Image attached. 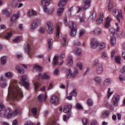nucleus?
I'll return each instance as SVG.
<instances>
[{
  "instance_id": "nucleus-1",
  "label": "nucleus",
  "mask_w": 125,
  "mask_h": 125,
  "mask_svg": "<svg viewBox=\"0 0 125 125\" xmlns=\"http://www.w3.org/2000/svg\"><path fill=\"white\" fill-rule=\"evenodd\" d=\"M19 83L17 80H12L8 87V94L9 97L8 99H20L23 97V93L21 88L18 85Z\"/></svg>"
},
{
  "instance_id": "nucleus-2",
  "label": "nucleus",
  "mask_w": 125,
  "mask_h": 125,
  "mask_svg": "<svg viewBox=\"0 0 125 125\" xmlns=\"http://www.w3.org/2000/svg\"><path fill=\"white\" fill-rule=\"evenodd\" d=\"M91 48H95L97 47V48L100 49V50H101V49H103V48H105V47H106V44L105 43H98V41L95 38H93L91 39Z\"/></svg>"
},
{
  "instance_id": "nucleus-3",
  "label": "nucleus",
  "mask_w": 125,
  "mask_h": 125,
  "mask_svg": "<svg viewBox=\"0 0 125 125\" xmlns=\"http://www.w3.org/2000/svg\"><path fill=\"white\" fill-rule=\"evenodd\" d=\"M49 2H50V0H42L41 1L42 4L44 6L43 11L45 12L47 15L51 14L53 11H54V9L52 8L51 10H48L46 6H48L49 5Z\"/></svg>"
},
{
  "instance_id": "nucleus-4",
  "label": "nucleus",
  "mask_w": 125,
  "mask_h": 125,
  "mask_svg": "<svg viewBox=\"0 0 125 125\" xmlns=\"http://www.w3.org/2000/svg\"><path fill=\"white\" fill-rule=\"evenodd\" d=\"M69 27L71 29L70 36L74 37V36H76V34H77V24L73 21H70Z\"/></svg>"
},
{
  "instance_id": "nucleus-5",
  "label": "nucleus",
  "mask_w": 125,
  "mask_h": 125,
  "mask_svg": "<svg viewBox=\"0 0 125 125\" xmlns=\"http://www.w3.org/2000/svg\"><path fill=\"white\" fill-rule=\"evenodd\" d=\"M68 73L66 74V79H76L78 74H79V70L75 69L73 73H72L71 69L68 70Z\"/></svg>"
},
{
  "instance_id": "nucleus-6",
  "label": "nucleus",
  "mask_w": 125,
  "mask_h": 125,
  "mask_svg": "<svg viewBox=\"0 0 125 125\" xmlns=\"http://www.w3.org/2000/svg\"><path fill=\"white\" fill-rule=\"evenodd\" d=\"M41 24V19H35L32 21V22L30 25V30L31 31H35Z\"/></svg>"
},
{
  "instance_id": "nucleus-7",
  "label": "nucleus",
  "mask_w": 125,
  "mask_h": 125,
  "mask_svg": "<svg viewBox=\"0 0 125 125\" xmlns=\"http://www.w3.org/2000/svg\"><path fill=\"white\" fill-rule=\"evenodd\" d=\"M112 13L114 16L116 17L118 22L120 23V22H121V20L123 19V15H122V12L119 11V10L117 9H114L112 12Z\"/></svg>"
},
{
  "instance_id": "nucleus-8",
  "label": "nucleus",
  "mask_w": 125,
  "mask_h": 125,
  "mask_svg": "<svg viewBox=\"0 0 125 125\" xmlns=\"http://www.w3.org/2000/svg\"><path fill=\"white\" fill-rule=\"evenodd\" d=\"M84 6L82 7L83 10H85L87 9L89 6H90V2H91V0H83ZM78 9L77 12H79L80 10H82V8L79 7H77Z\"/></svg>"
},
{
  "instance_id": "nucleus-9",
  "label": "nucleus",
  "mask_w": 125,
  "mask_h": 125,
  "mask_svg": "<svg viewBox=\"0 0 125 125\" xmlns=\"http://www.w3.org/2000/svg\"><path fill=\"white\" fill-rule=\"evenodd\" d=\"M121 98V97L120 96V95L115 93L114 96L112 97V100L113 102V105L114 106H117L118 103H119V101H120V99Z\"/></svg>"
},
{
  "instance_id": "nucleus-10",
  "label": "nucleus",
  "mask_w": 125,
  "mask_h": 125,
  "mask_svg": "<svg viewBox=\"0 0 125 125\" xmlns=\"http://www.w3.org/2000/svg\"><path fill=\"white\" fill-rule=\"evenodd\" d=\"M46 25L47 26V31L49 34H52L53 33V29L54 27L53 26V23L51 21H48Z\"/></svg>"
},
{
  "instance_id": "nucleus-11",
  "label": "nucleus",
  "mask_w": 125,
  "mask_h": 125,
  "mask_svg": "<svg viewBox=\"0 0 125 125\" xmlns=\"http://www.w3.org/2000/svg\"><path fill=\"white\" fill-rule=\"evenodd\" d=\"M50 102L55 105H58L59 104V98L56 95H53L51 97Z\"/></svg>"
},
{
  "instance_id": "nucleus-12",
  "label": "nucleus",
  "mask_w": 125,
  "mask_h": 125,
  "mask_svg": "<svg viewBox=\"0 0 125 125\" xmlns=\"http://www.w3.org/2000/svg\"><path fill=\"white\" fill-rule=\"evenodd\" d=\"M4 116L6 119H10L12 117V111L10 108L6 109L4 112Z\"/></svg>"
},
{
  "instance_id": "nucleus-13",
  "label": "nucleus",
  "mask_w": 125,
  "mask_h": 125,
  "mask_svg": "<svg viewBox=\"0 0 125 125\" xmlns=\"http://www.w3.org/2000/svg\"><path fill=\"white\" fill-rule=\"evenodd\" d=\"M38 79H42V80H49L50 76L46 73H44L43 75L42 73H40L38 76Z\"/></svg>"
},
{
  "instance_id": "nucleus-14",
  "label": "nucleus",
  "mask_w": 125,
  "mask_h": 125,
  "mask_svg": "<svg viewBox=\"0 0 125 125\" xmlns=\"http://www.w3.org/2000/svg\"><path fill=\"white\" fill-rule=\"evenodd\" d=\"M38 99L40 102H43L44 100L45 101L47 99V96H46V93L45 95L41 94L38 96Z\"/></svg>"
},
{
  "instance_id": "nucleus-15",
  "label": "nucleus",
  "mask_w": 125,
  "mask_h": 125,
  "mask_svg": "<svg viewBox=\"0 0 125 125\" xmlns=\"http://www.w3.org/2000/svg\"><path fill=\"white\" fill-rule=\"evenodd\" d=\"M112 20V18L110 17H107L105 19V23L104 24V27L106 29L109 28V27L111 26L110 24V22H111V21Z\"/></svg>"
},
{
  "instance_id": "nucleus-16",
  "label": "nucleus",
  "mask_w": 125,
  "mask_h": 125,
  "mask_svg": "<svg viewBox=\"0 0 125 125\" xmlns=\"http://www.w3.org/2000/svg\"><path fill=\"white\" fill-rule=\"evenodd\" d=\"M93 33L95 36H99L102 34V30L99 27H97L93 31Z\"/></svg>"
},
{
  "instance_id": "nucleus-17",
  "label": "nucleus",
  "mask_w": 125,
  "mask_h": 125,
  "mask_svg": "<svg viewBox=\"0 0 125 125\" xmlns=\"http://www.w3.org/2000/svg\"><path fill=\"white\" fill-rule=\"evenodd\" d=\"M109 116H110V110H106L103 112L101 115V118L102 119H106V118H108Z\"/></svg>"
},
{
  "instance_id": "nucleus-18",
  "label": "nucleus",
  "mask_w": 125,
  "mask_h": 125,
  "mask_svg": "<svg viewBox=\"0 0 125 125\" xmlns=\"http://www.w3.org/2000/svg\"><path fill=\"white\" fill-rule=\"evenodd\" d=\"M2 14H5L7 17H9V16L11 15V9L8 8L2 11Z\"/></svg>"
},
{
  "instance_id": "nucleus-19",
  "label": "nucleus",
  "mask_w": 125,
  "mask_h": 125,
  "mask_svg": "<svg viewBox=\"0 0 125 125\" xmlns=\"http://www.w3.org/2000/svg\"><path fill=\"white\" fill-rule=\"evenodd\" d=\"M103 72V67L102 64H99L98 67H96V73L98 75H100Z\"/></svg>"
},
{
  "instance_id": "nucleus-20",
  "label": "nucleus",
  "mask_w": 125,
  "mask_h": 125,
  "mask_svg": "<svg viewBox=\"0 0 125 125\" xmlns=\"http://www.w3.org/2000/svg\"><path fill=\"white\" fill-rule=\"evenodd\" d=\"M67 2V0H60L58 5L60 8L65 6Z\"/></svg>"
},
{
  "instance_id": "nucleus-21",
  "label": "nucleus",
  "mask_w": 125,
  "mask_h": 125,
  "mask_svg": "<svg viewBox=\"0 0 125 125\" xmlns=\"http://www.w3.org/2000/svg\"><path fill=\"white\" fill-rule=\"evenodd\" d=\"M37 15H38V13L34 10H30L28 12V16L30 17L37 16Z\"/></svg>"
},
{
  "instance_id": "nucleus-22",
  "label": "nucleus",
  "mask_w": 125,
  "mask_h": 125,
  "mask_svg": "<svg viewBox=\"0 0 125 125\" xmlns=\"http://www.w3.org/2000/svg\"><path fill=\"white\" fill-rule=\"evenodd\" d=\"M104 18V15L103 14L101 15L100 18L96 21V23L98 25H101L103 23V19Z\"/></svg>"
},
{
  "instance_id": "nucleus-23",
  "label": "nucleus",
  "mask_w": 125,
  "mask_h": 125,
  "mask_svg": "<svg viewBox=\"0 0 125 125\" xmlns=\"http://www.w3.org/2000/svg\"><path fill=\"white\" fill-rule=\"evenodd\" d=\"M73 53L76 55L80 56L82 54V50L80 48H75L73 50Z\"/></svg>"
},
{
  "instance_id": "nucleus-24",
  "label": "nucleus",
  "mask_w": 125,
  "mask_h": 125,
  "mask_svg": "<svg viewBox=\"0 0 125 125\" xmlns=\"http://www.w3.org/2000/svg\"><path fill=\"white\" fill-rule=\"evenodd\" d=\"M71 108H72V105H65L63 108L64 113H69V112H70Z\"/></svg>"
},
{
  "instance_id": "nucleus-25",
  "label": "nucleus",
  "mask_w": 125,
  "mask_h": 125,
  "mask_svg": "<svg viewBox=\"0 0 125 125\" xmlns=\"http://www.w3.org/2000/svg\"><path fill=\"white\" fill-rule=\"evenodd\" d=\"M68 66H72L73 65V57L69 56L67 59Z\"/></svg>"
},
{
  "instance_id": "nucleus-26",
  "label": "nucleus",
  "mask_w": 125,
  "mask_h": 125,
  "mask_svg": "<svg viewBox=\"0 0 125 125\" xmlns=\"http://www.w3.org/2000/svg\"><path fill=\"white\" fill-rule=\"evenodd\" d=\"M21 39L22 37L17 36L13 40V42H14V43H17L18 42H21Z\"/></svg>"
},
{
  "instance_id": "nucleus-27",
  "label": "nucleus",
  "mask_w": 125,
  "mask_h": 125,
  "mask_svg": "<svg viewBox=\"0 0 125 125\" xmlns=\"http://www.w3.org/2000/svg\"><path fill=\"white\" fill-rule=\"evenodd\" d=\"M53 64L54 66H56V65H58V55H55L53 58Z\"/></svg>"
},
{
  "instance_id": "nucleus-28",
  "label": "nucleus",
  "mask_w": 125,
  "mask_h": 125,
  "mask_svg": "<svg viewBox=\"0 0 125 125\" xmlns=\"http://www.w3.org/2000/svg\"><path fill=\"white\" fill-rule=\"evenodd\" d=\"M16 70H17L18 72L19 73V74H24L25 70L24 69L21 68V67L20 66H17L16 67Z\"/></svg>"
},
{
  "instance_id": "nucleus-29",
  "label": "nucleus",
  "mask_w": 125,
  "mask_h": 125,
  "mask_svg": "<svg viewBox=\"0 0 125 125\" xmlns=\"http://www.w3.org/2000/svg\"><path fill=\"white\" fill-rule=\"evenodd\" d=\"M94 81L97 83H101V82H102V78L101 77L97 76L94 78Z\"/></svg>"
},
{
  "instance_id": "nucleus-30",
  "label": "nucleus",
  "mask_w": 125,
  "mask_h": 125,
  "mask_svg": "<svg viewBox=\"0 0 125 125\" xmlns=\"http://www.w3.org/2000/svg\"><path fill=\"white\" fill-rule=\"evenodd\" d=\"M21 83H22V85H23L24 87H25L26 89H29V87H30V84H29V83L24 81H23Z\"/></svg>"
},
{
  "instance_id": "nucleus-31",
  "label": "nucleus",
  "mask_w": 125,
  "mask_h": 125,
  "mask_svg": "<svg viewBox=\"0 0 125 125\" xmlns=\"http://www.w3.org/2000/svg\"><path fill=\"white\" fill-rule=\"evenodd\" d=\"M68 38V36L67 35H64L62 37V46L63 47H66V40H67V38Z\"/></svg>"
},
{
  "instance_id": "nucleus-32",
  "label": "nucleus",
  "mask_w": 125,
  "mask_h": 125,
  "mask_svg": "<svg viewBox=\"0 0 125 125\" xmlns=\"http://www.w3.org/2000/svg\"><path fill=\"white\" fill-rule=\"evenodd\" d=\"M99 65H102V64L99 63V61L98 60V59H96L93 62L94 67H98V66H99Z\"/></svg>"
},
{
  "instance_id": "nucleus-33",
  "label": "nucleus",
  "mask_w": 125,
  "mask_h": 125,
  "mask_svg": "<svg viewBox=\"0 0 125 125\" xmlns=\"http://www.w3.org/2000/svg\"><path fill=\"white\" fill-rule=\"evenodd\" d=\"M11 37H12V32H7L5 35V39H6V40H9V39H10V38H11Z\"/></svg>"
},
{
  "instance_id": "nucleus-34",
  "label": "nucleus",
  "mask_w": 125,
  "mask_h": 125,
  "mask_svg": "<svg viewBox=\"0 0 125 125\" xmlns=\"http://www.w3.org/2000/svg\"><path fill=\"white\" fill-rule=\"evenodd\" d=\"M7 58L6 56H3L1 58V63L2 65H5Z\"/></svg>"
},
{
  "instance_id": "nucleus-35",
  "label": "nucleus",
  "mask_w": 125,
  "mask_h": 125,
  "mask_svg": "<svg viewBox=\"0 0 125 125\" xmlns=\"http://www.w3.org/2000/svg\"><path fill=\"white\" fill-rule=\"evenodd\" d=\"M52 42H53V40L50 39L48 40V49L50 50V49L52 47Z\"/></svg>"
},
{
  "instance_id": "nucleus-36",
  "label": "nucleus",
  "mask_w": 125,
  "mask_h": 125,
  "mask_svg": "<svg viewBox=\"0 0 125 125\" xmlns=\"http://www.w3.org/2000/svg\"><path fill=\"white\" fill-rule=\"evenodd\" d=\"M22 0H13V5L15 6V7L18 6V4L20 2H21Z\"/></svg>"
},
{
  "instance_id": "nucleus-37",
  "label": "nucleus",
  "mask_w": 125,
  "mask_h": 125,
  "mask_svg": "<svg viewBox=\"0 0 125 125\" xmlns=\"http://www.w3.org/2000/svg\"><path fill=\"white\" fill-rule=\"evenodd\" d=\"M34 68L37 71H39L40 72L42 71V67H41V66H40V65H38L37 64H34Z\"/></svg>"
},
{
  "instance_id": "nucleus-38",
  "label": "nucleus",
  "mask_w": 125,
  "mask_h": 125,
  "mask_svg": "<svg viewBox=\"0 0 125 125\" xmlns=\"http://www.w3.org/2000/svg\"><path fill=\"white\" fill-rule=\"evenodd\" d=\"M20 17V15H19V14H18L17 15H15L11 18V21H12V22H13V21L16 20V19H18Z\"/></svg>"
},
{
  "instance_id": "nucleus-39",
  "label": "nucleus",
  "mask_w": 125,
  "mask_h": 125,
  "mask_svg": "<svg viewBox=\"0 0 125 125\" xmlns=\"http://www.w3.org/2000/svg\"><path fill=\"white\" fill-rule=\"evenodd\" d=\"M63 11H64V8H60L58 9L57 13L59 16H61V14L63 13Z\"/></svg>"
},
{
  "instance_id": "nucleus-40",
  "label": "nucleus",
  "mask_w": 125,
  "mask_h": 125,
  "mask_svg": "<svg viewBox=\"0 0 125 125\" xmlns=\"http://www.w3.org/2000/svg\"><path fill=\"white\" fill-rule=\"evenodd\" d=\"M104 84L105 85H110L111 84V80L110 79H106L104 82Z\"/></svg>"
},
{
  "instance_id": "nucleus-41",
  "label": "nucleus",
  "mask_w": 125,
  "mask_h": 125,
  "mask_svg": "<svg viewBox=\"0 0 125 125\" xmlns=\"http://www.w3.org/2000/svg\"><path fill=\"white\" fill-rule=\"evenodd\" d=\"M121 58H122L120 56H116L115 59L116 63H117V64H121Z\"/></svg>"
},
{
  "instance_id": "nucleus-42",
  "label": "nucleus",
  "mask_w": 125,
  "mask_h": 125,
  "mask_svg": "<svg viewBox=\"0 0 125 125\" xmlns=\"http://www.w3.org/2000/svg\"><path fill=\"white\" fill-rule=\"evenodd\" d=\"M110 43L112 46H114L116 43V38L114 37L111 38L110 39Z\"/></svg>"
},
{
  "instance_id": "nucleus-43",
  "label": "nucleus",
  "mask_w": 125,
  "mask_h": 125,
  "mask_svg": "<svg viewBox=\"0 0 125 125\" xmlns=\"http://www.w3.org/2000/svg\"><path fill=\"white\" fill-rule=\"evenodd\" d=\"M31 113L34 114L35 116H37V114L38 113V109H37V107H33L31 110Z\"/></svg>"
},
{
  "instance_id": "nucleus-44",
  "label": "nucleus",
  "mask_w": 125,
  "mask_h": 125,
  "mask_svg": "<svg viewBox=\"0 0 125 125\" xmlns=\"http://www.w3.org/2000/svg\"><path fill=\"white\" fill-rule=\"evenodd\" d=\"M24 50L26 53H29V52H30V45L29 44H26Z\"/></svg>"
},
{
  "instance_id": "nucleus-45",
  "label": "nucleus",
  "mask_w": 125,
  "mask_h": 125,
  "mask_svg": "<svg viewBox=\"0 0 125 125\" xmlns=\"http://www.w3.org/2000/svg\"><path fill=\"white\" fill-rule=\"evenodd\" d=\"M113 2H109L108 4V11H112V10H113Z\"/></svg>"
},
{
  "instance_id": "nucleus-46",
  "label": "nucleus",
  "mask_w": 125,
  "mask_h": 125,
  "mask_svg": "<svg viewBox=\"0 0 125 125\" xmlns=\"http://www.w3.org/2000/svg\"><path fill=\"white\" fill-rule=\"evenodd\" d=\"M102 57L103 59H104V60H106V59H108V56H107L105 52H103L102 54Z\"/></svg>"
},
{
  "instance_id": "nucleus-47",
  "label": "nucleus",
  "mask_w": 125,
  "mask_h": 125,
  "mask_svg": "<svg viewBox=\"0 0 125 125\" xmlns=\"http://www.w3.org/2000/svg\"><path fill=\"white\" fill-rule=\"evenodd\" d=\"M87 103L89 106H92L93 105V102L92 101V100L91 99H88L87 100Z\"/></svg>"
},
{
  "instance_id": "nucleus-48",
  "label": "nucleus",
  "mask_w": 125,
  "mask_h": 125,
  "mask_svg": "<svg viewBox=\"0 0 125 125\" xmlns=\"http://www.w3.org/2000/svg\"><path fill=\"white\" fill-rule=\"evenodd\" d=\"M76 107L78 110H83V106L80 104L77 103L76 104Z\"/></svg>"
},
{
  "instance_id": "nucleus-49",
  "label": "nucleus",
  "mask_w": 125,
  "mask_h": 125,
  "mask_svg": "<svg viewBox=\"0 0 125 125\" xmlns=\"http://www.w3.org/2000/svg\"><path fill=\"white\" fill-rule=\"evenodd\" d=\"M5 76L8 79H11L12 78V74L10 72L5 73Z\"/></svg>"
},
{
  "instance_id": "nucleus-50",
  "label": "nucleus",
  "mask_w": 125,
  "mask_h": 125,
  "mask_svg": "<svg viewBox=\"0 0 125 125\" xmlns=\"http://www.w3.org/2000/svg\"><path fill=\"white\" fill-rule=\"evenodd\" d=\"M40 85H41V84L40 83L36 82L34 84V87H35V90H37V89H38V88H39V87L40 86Z\"/></svg>"
},
{
  "instance_id": "nucleus-51",
  "label": "nucleus",
  "mask_w": 125,
  "mask_h": 125,
  "mask_svg": "<svg viewBox=\"0 0 125 125\" xmlns=\"http://www.w3.org/2000/svg\"><path fill=\"white\" fill-rule=\"evenodd\" d=\"M92 20H94L96 18V12H93L92 15L90 16Z\"/></svg>"
},
{
  "instance_id": "nucleus-52",
  "label": "nucleus",
  "mask_w": 125,
  "mask_h": 125,
  "mask_svg": "<svg viewBox=\"0 0 125 125\" xmlns=\"http://www.w3.org/2000/svg\"><path fill=\"white\" fill-rule=\"evenodd\" d=\"M39 31L40 32V33H41V34H44V32H45V30L43 27H40L39 29Z\"/></svg>"
},
{
  "instance_id": "nucleus-53",
  "label": "nucleus",
  "mask_w": 125,
  "mask_h": 125,
  "mask_svg": "<svg viewBox=\"0 0 125 125\" xmlns=\"http://www.w3.org/2000/svg\"><path fill=\"white\" fill-rule=\"evenodd\" d=\"M83 125H88V120L83 119L82 121Z\"/></svg>"
},
{
  "instance_id": "nucleus-54",
  "label": "nucleus",
  "mask_w": 125,
  "mask_h": 125,
  "mask_svg": "<svg viewBox=\"0 0 125 125\" xmlns=\"http://www.w3.org/2000/svg\"><path fill=\"white\" fill-rule=\"evenodd\" d=\"M70 94L72 96H77V92H76V89H73L70 93Z\"/></svg>"
},
{
  "instance_id": "nucleus-55",
  "label": "nucleus",
  "mask_w": 125,
  "mask_h": 125,
  "mask_svg": "<svg viewBox=\"0 0 125 125\" xmlns=\"http://www.w3.org/2000/svg\"><path fill=\"white\" fill-rule=\"evenodd\" d=\"M60 31H59V27L57 28V32H56V37L57 38V39H59L60 38Z\"/></svg>"
},
{
  "instance_id": "nucleus-56",
  "label": "nucleus",
  "mask_w": 125,
  "mask_h": 125,
  "mask_svg": "<svg viewBox=\"0 0 125 125\" xmlns=\"http://www.w3.org/2000/svg\"><path fill=\"white\" fill-rule=\"evenodd\" d=\"M77 66L79 68L80 70H82L83 69V63L82 62H78L77 64Z\"/></svg>"
},
{
  "instance_id": "nucleus-57",
  "label": "nucleus",
  "mask_w": 125,
  "mask_h": 125,
  "mask_svg": "<svg viewBox=\"0 0 125 125\" xmlns=\"http://www.w3.org/2000/svg\"><path fill=\"white\" fill-rule=\"evenodd\" d=\"M60 57V61H62V60H63V58L65 57V53H64V52H62L61 53Z\"/></svg>"
},
{
  "instance_id": "nucleus-58",
  "label": "nucleus",
  "mask_w": 125,
  "mask_h": 125,
  "mask_svg": "<svg viewBox=\"0 0 125 125\" xmlns=\"http://www.w3.org/2000/svg\"><path fill=\"white\" fill-rule=\"evenodd\" d=\"M109 31L110 32V34H112V35H115L116 34H117V32H116V31H115V29L114 28H111L109 30Z\"/></svg>"
},
{
  "instance_id": "nucleus-59",
  "label": "nucleus",
  "mask_w": 125,
  "mask_h": 125,
  "mask_svg": "<svg viewBox=\"0 0 125 125\" xmlns=\"http://www.w3.org/2000/svg\"><path fill=\"white\" fill-rule=\"evenodd\" d=\"M52 84H53V81H51L49 85L47 88V90H49V89H51V88H52Z\"/></svg>"
},
{
  "instance_id": "nucleus-60",
  "label": "nucleus",
  "mask_w": 125,
  "mask_h": 125,
  "mask_svg": "<svg viewBox=\"0 0 125 125\" xmlns=\"http://www.w3.org/2000/svg\"><path fill=\"white\" fill-rule=\"evenodd\" d=\"M18 113H19V109H16L13 112H12V115L16 116L17 115H18Z\"/></svg>"
},
{
  "instance_id": "nucleus-61",
  "label": "nucleus",
  "mask_w": 125,
  "mask_h": 125,
  "mask_svg": "<svg viewBox=\"0 0 125 125\" xmlns=\"http://www.w3.org/2000/svg\"><path fill=\"white\" fill-rule=\"evenodd\" d=\"M63 21H64V24L65 25V26H68V22H67V17H65L64 18Z\"/></svg>"
},
{
  "instance_id": "nucleus-62",
  "label": "nucleus",
  "mask_w": 125,
  "mask_h": 125,
  "mask_svg": "<svg viewBox=\"0 0 125 125\" xmlns=\"http://www.w3.org/2000/svg\"><path fill=\"white\" fill-rule=\"evenodd\" d=\"M58 73H59V69H56L54 71V75L57 76V75H58Z\"/></svg>"
},
{
  "instance_id": "nucleus-63",
  "label": "nucleus",
  "mask_w": 125,
  "mask_h": 125,
  "mask_svg": "<svg viewBox=\"0 0 125 125\" xmlns=\"http://www.w3.org/2000/svg\"><path fill=\"white\" fill-rule=\"evenodd\" d=\"M104 105L105 107H109L110 106V104H109V102L108 101L105 100L104 101Z\"/></svg>"
},
{
  "instance_id": "nucleus-64",
  "label": "nucleus",
  "mask_w": 125,
  "mask_h": 125,
  "mask_svg": "<svg viewBox=\"0 0 125 125\" xmlns=\"http://www.w3.org/2000/svg\"><path fill=\"white\" fill-rule=\"evenodd\" d=\"M80 37H82L83 35H84V30H81L79 32Z\"/></svg>"
}]
</instances>
